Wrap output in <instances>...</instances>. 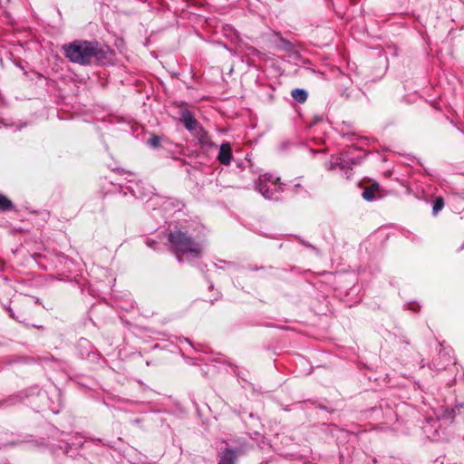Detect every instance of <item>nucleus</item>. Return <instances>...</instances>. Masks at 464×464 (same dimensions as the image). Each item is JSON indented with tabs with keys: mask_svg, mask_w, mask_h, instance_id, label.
I'll use <instances>...</instances> for the list:
<instances>
[{
	"mask_svg": "<svg viewBox=\"0 0 464 464\" xmlns=\"http://www.w3.org/2000/svg\"><path fill=\"white\" fill-rule=\"evenodd\" d=\"M232 159V152H231V146L229 142H224L219 147V151L218 155V161L225 165L228 166L231 162Z\"/></svg>",
	"mask_w": 464,
	"mask_h": 464,
	"instance_id": "nucleus-8",
	"label": "nucleus"
},
{
	"mask_svg": "<svg viewBox=\"0 0 464 464\" xmlns=\"http://www.w3.org/2000/svg\"><path fill=\"white\" fill-rule=\"evenodd\" d=\"M352 164L351 160H347L338 156H333L329 161L325 162V169L327 170H334L336 168H339L341 170L344 172V176L346 179H350L352 176Z\"/></svg>",
	"mask_w": 464,
	"mask_h": 464,
	"instance_id": "nucleus-4",
	"label": "nucleus"
},
{
	"mask_svg": "<svg viewBox=\"0 0 464 464\" xmlns=\"http://www.w3.org/2000/svg\"><path fill=\"white\" fill-rule=\"evenodd\" d=\"M150 207H152L153 208H155V207H154V204H153V203L150 204Z\"/></svg>",
	"mask_w": 464,
	"mask_h": 464,
	"instance_id": "nucleus-20",
	"label": "nucleus"
},
{
	"mask_svg": "<svg viewBox=\"0 0 464 464\" xmlns=\"http://www.w3.org/2000/svg\"><path fill=\"white\" fill-rule=\"evenodd\" d=\"M130 192L137 198H145L150 193V188H145L142 184H135L134 187L130 188Z\"/></svg>",
	"mask_w": 464,
	"mask_h": 464,
	"instance_id": "nucleus-9",
	"label": "nucleus"
},
{
	"mask_svg": "<svg viewBox=\"0 0 464 464\" xmlns=\"http://www.w3.org/2000/svg\"><path fill=\"white\" fill-rule=\"evenodd\" d=\"M192 135L198 140L202 148L210 149L215 146L208 132L202 126H199Z\"/></svg>",
	"mask_w": 464,
	"mask_h": 464,
	"instance_id": "nucleus-7",
	"label": "nucleus"
},
{
	"mask_svg": "<svg viewBox=\"0 0 464 464\" xmlns=\"http://www.w3.org/2000/svg\"><path fill=\"white\" fill-rule=\"evenodd\" d=\"M65 56L74 63L81 65L91 64L102 61L106 53L100 47L97 42L74 41L63 47Z\"/></svg>",
	"mask_w": 464,
	"mask_h": 464,
	"instance_id": "nucleus-1",
	"label": "nucleus"
},
{
	"mask_svg": "<svg viewBox=\"0 0 464 464\" xmlns=\"http://www.w3.org/2000/svg\"><path fill=\"white\" fill-rule=\"evenodd\" d=\"M378 184L366 188L362 192V198L367 201H372L375 198V192L378 190Z\"/></svg>",
	"mask_w": 464,
	"mask_h": 464,
	"instance_id": "nucleus-11",
	"label": "nucleus"
},
{
	"mask_svg": "<svg viewBox=\"0 0 464 464\" xmlns=\"http://www.w3.org/2000/svg\"><path fill=\"white\" fill-rule=\"evenodd\" d=\"M3 268V263L0 261V270Z\"/></svg>",
	"mask_w": 464,
	"mask_h": 464,
	"instance_id": "nucleus-19",
	"label": "nucleus"
},
{
	"mask_svg": "<svg viewBox=\"0 0 464 464\" xmlns=\"http://www.w3.org/2000/svg\"><path fill=\"white\" fill-rule=\"evenodd\" d=\"M14 208V205L10 199L5 196L0 194V211H8Z\"/></svg>",
	"mask_w": 464,
	"mask_h": 464,
	"instance_id": "nucleus-13",
	"label": "nucleus"
},
{
	"mask_svg": "<svg viewBox=\"0 0 464 464\" xmlns=\"http://www.w3.org/2000/svg\"><path fill=\"white\" fill-rule=\"evenodd\" d=\"M437 423H438V420H428V424L430 425L433 428H436Z\"/></svg>",
	"mask_w": 464,
	"mask_h": 464,
	"instance_id": "nucleus-16",
	"label": "nucleus"
},
{
	"mask_svg": "<svg viewBox=\"0 0 464 464\" xmlns=\"http://www.w3.org/2000/svg\"><path fill=\"white\" fill-rule=\"evenodd\" d=\"M162 207L164 210H169L170 207H172L173 208H177L178 210H180L183 207V204L178 200L168 198L163 202Z\"/></svg>",
	"mask_w": 464,
	"mask_h": 464,
	"instance_id": "nucleus-12",
	"label": "nucleus"
},
{
	"mask_svg": "<svg viewBox=\"0 0 464 464\" xmlns=\"http://www.w3.org/2000/svg\"><path fill=\"white\" fill-rule=\"evenodd\" d=\"M170 249L176 256L179 262L198 258L202 255L203 246L199 242L195 241L188 233L179 229L171 231L169 234Z\"/></svg>",
	"mask_w": 464,
	"mask_h": 464,
	"instance_id": "nucleus-2",
	"label": "nucleus"
},
{
	"mask_svg": "<svg viewBox=\"0 0 464 464\" xmlns=\"http://www.w3.org/2000/svg\"><path fill=\"white\" fill-rule=\"evenodd\" d=\"M241 453V449L234 450L231 447H227L221 452L218 464H236L237 456Z\"/></svg>",
	"mask_w": 464,
	"mask_h": 464,
	"instance_id": "nucleus-6",
	"label": "nucleus"
},
{
	"mask_svg": "<svg viewBox=\"0 0 464 464\" xmlns=\"http://www.w3.org/2000/svg\"><path fill=\"white\" fill-rule=\"evenodd\" d=\"M293 99L300 103L304 102L307 100V92L304 89H294L291 92Z\"/></svg>",
	"mask_w": 464,
	"mask_h": 464,
	"instance_id": "nucleus-10",
	"label": "nucleus"
},
{
	"mask_svg": "<svg viewBox=\"0 0 464 464\" xmlns=\"http://www.w3.org/2000/svg\"><path fill=\"white\" fill-rule=\"evenodd\" d=\"M157 199H159V197H158V196H155L154 198H150V199L148 200V203H150L151 201H153V200H157Z\"/></svg>",
	"mask_w": 464,
	"mask_h": 464,
	"instance_id": "nucleus-17",
	"label": "nucleus"
},
{
	"mask_svg": "<svg viewBox=\"0 0 464 464\" xmlns=\"http://www.w3.org/2000/svg\"><path fill=\"white\" fill-rule=\"evenodd\" d=\"M280 179L272 174L260 175L255 184V188L266 199L277 198L275 195L281 191Z\"/></svg>",
	"mask_w": 464,
	"mask_h": 464,
	"instance_id": "nucleus-3",
	"label": "nucleus"
},
{
	"mask_svg": "<svg viewBox=\"0 0 464 464\" xmlns=\"http://www.w3.org/2000/svg\"><path fill=\"white\" fill-rule=\"evenodd\" d=\"M423 429H424L425 432H428V426H427V425H426V426H424V428H423Z\"/></svg>",
	"mask_w": 464,
	"mask_h": 464,
	"instance_id": "nucleus-18",
	"label": "nucleus"
},
{
	"mask_svg": "<svg viewBox=\"0 0 464 464\" xmlns=\"http://www.w3.org/2000/svg\"><path fill=\"white\" fill-rule=\"evenodd\" d=\"M444 207V200L442 198H437L433 204L432 212L436 215L439 211H440Z\"/></svg>",
	"mask_w": 464,
	"mask_h": 464,
	"instance_id": "nucleus-14",
	"label": "nucleus"
},
{
	"mask_svg": "<svg viewBox=\"0 0 464 464\" xmlns=\"http://www.w3.org/2000/svg\"><path fill=\"white\" fill-rule=\"evenodd\" d=\"M180 121L183 123L186 130H188L191 134L195 132L199 126H201L194 115L187 109L181 110Z\"/></svg>",
	"mask_w": 464,
	"mask_h": 464,
	"instance_id": "nucleus-5",
	"label": "nucleus"
},
{
	"mask_svg": "<svg viewBox=\"0 0 464 464\" xmlns=\"http://www.w3.org/2000/svg\"><path fill=\"white\" fill-rule=\"evenodd\" d=\"M2 125H4V122L1 121H0V127H1Z\"/></svg>",
	"mask_w": 464,
	"mask_h": 464,
	"instance_id": "nucleus-21",
	"label": "nucleus"
},
{
	"mask_svg": "<svg viewBox=\"0 0 464 464\" xmlns=\"http://www.w3.org/2000/svg\"><path fill=\"white\" fill-rule=\"evenodd\" d=\"M160 137L154 135L150 139L148 140L147 143L154 149H157L160 147Z\"/></svg>",
	"mask_w": 464,
	"mask_h": 464,
	"instance_id": "nucleus-15",
	"label": "nucleus"
}]
</instances>
